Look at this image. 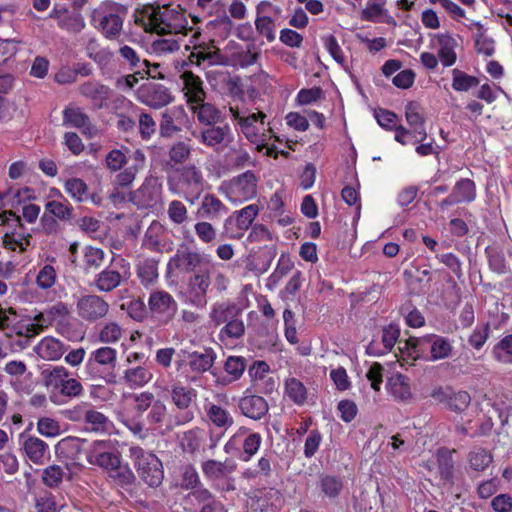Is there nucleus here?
I'll use <instances>...</instances> for the list:
<instances>
[{"instance_id":"nucleus-10","label":"nucleus","mask_w":512,"mask_h":512,"mask_svg":"<svg viewBox=\"0 0 512 512\" xmlns=\"http://www.w3.org/2000/svg\"><path fill=\"white\" fill-rule=\"evenodd\" d=\"M236 468L237 464L235 461L229 458H226L224 461L207 459L201 463L203 476L220 493L236 490L235 478L231 476L236 471Z\"/></svg>"},{"instance_id":"nucleus-9","label":"nucleus","mask_w":512,"mask_h":512,"mask_svg":"<svg viewBox=\"0 0 512 512\" xmlns=\"http://www.w3.org/2000/svg\"><path fill=\"white\" fill-rule=\"evenodd\" d=\"M428 347L430 351L429 360L431 361L447 359L453 354L452 342L448 338L436 334H429L421 338L409 337L400 349L406 350L414 358H420Z\"/></svg>"},{"instance_id":"nucleus-55","label":"nucleus","mask_w":512,"mask_h":512,"mask_svg":"<svg viewBox=\"0 0 512 512\" xmlns=\"http://www.w3.org/2000/svg\"><path fill=\"white\" fill-rule=\"evenodd\" d=\"M137 276L143 286L148 287L158 279V261L147 258L141 261L137 267Z\"/></svg>"},{"instance_id":"nucleus-38","label":"nucleus","mask_w":512,"mask_h":512,"mask_svg":"<svg viewBox=\"0 0 512 512\" xmlns=\"http://www.w3.org/2000/svg\"><path fill=\"white\" fill-rule=\"evenodd\" d=\"M118 61L123 66H126L129 70H148L151 71V63L142 58L139 50L129 46L121 45L117 51Z\"/></svg>"},{"instance_id":"nucleus-20","label":"nucleus","mask_w":512,"mask_h":512,"mask_svg":"<svg viewBox=\"0 0 512 512\" xmlns=\"http://www.w3.org/2000/svg\"><path fill=\"white\" fill-rule=\"evenodd\" d=\"M109 309V303L96 294L82 295L76 302L77 315L89 323H95L105 318Z\"/></svg>"},{"instance_id":"nucleus-32","label":"nucleus","mask_w":512,"mask_h":512,"mask_svg":"<svg viewBox=\"0 0 512 512\" xmlns=\"http://www.w3.org/2000/svg\"><path fill=\"white\" fill-rule=\"evenodd\" d=\"M242 308L230 299L216 301L212 304L209 312V319L214 326H220L231 320L233 317L242 316Z\"/></svg>"},{"instance_id":"nucleus-24","label":"nucleus","mask_w":512,"mask_h":512,"mask_svg":"<svg viewBox=\"0 0 512 512\" xmlns=\"http://www.w3.org/2000/svg\"><path fill=\"white\" fill-rule=\"evenodd\" d=\"M248 505L250 512H278L284 505V498L278 489H263L250 497Z\"/></svg>"},{"instance_id":"nucleus-17","label":"nucleus","mask_w":512,"mask_h":512,"mask_svg":"<svg viewBox=\"0 0 512 512\" xmlns=\"http://www.w3.org/2000/svg\"><path fill=\"white\" fill-rule=\"evenodd\" d=\"M163 186L157 177H146L141 186L130 193V202L139 210H155L162 204Z\"/></svg>"},{"instance_id":"nucleus-50","label":"nucleus","mask_w":512,"mask_h":512,"mask_svg":"<svg viewBox=\"0 0 512 512\" xmlns=\"http://www.w3.org/2000/svg\"><path fill=\"white\" fill-rule=\"evenodd\" d=\"M270 371L269 365L265 361H254L253 364L248 368V375L254 385H257L258 381L265 380L266 388L262 391L265 394L271 393L275 389V381L272 377L267 375Z\"/></svg>"},{"instance_id":"nucleus-37","label":"nucleus","mask_w":512,"mask_h":512,"mask_svg":"<svg viewBox=\"0 0 512 512\" xmlns=\"http://www.w3.org/2000/svg\"><path fill=\"white\" fill-rule=\"evenodd\" d=\"M165 232L164 225L158 220H153L145 231L142 247L152 252H163L166 247Z\"/></svg>"},{"instance_id":"nucleus-64","label":"nucleus","mask_w":512,"mask_h":512,"mask_svg":"<svg viewBox=\"0 0 512 512\" xmlns=\"http://www.w3.org/2000/svg\"><path fill=\"white\" fill-rule=\"evenodd\" d=\"M452 88L457 92H466L479 84V79L459 69L452 71Z\"/></svg>"},{"instance_id":"nucleus-22","label":"nucleus","mask_w":512,"mask_h":512,"mask_svg":"<svg viewBox=\"0 0 512 512\" xmlns=\"http://www.w3.org/2000/svg\"><path fill=\"white\" fill-rule=\"evenodd\" d=\"M111 446L110 440L94 441L88 455L89 463L108 470L110 473L119 468L121 457L118 453L110 450Z\"/></svg>"},{"instance_id":"nucleus-16","label":"nucleus","mask_w":512,"mask_h":512,"mask_svg":"<svg viewBox=\"0 0 512 512\" xmlns=\"http://www.w3.org/2000/svg\"><path fill=\"white\" fill-rule=\"evenodd\" d=\"M259 214L257 204H249L244 208L234 211L224 223L222 237L227 239H241Z\"/></svg>"},{"instance_id":"nucleus-59","label":"nucleus","mask_w":512,"mask_h":512,"mask_svg":"<svg viewBox=\"0 0 512 512\" xmlns=\"http://www.w3.org/2000/svg\"><path fill=\"white\" fill-rule=\"evenodd\" d=\"M246 327L242 316L233 317L220 329L221 339H240L245 335Z\"/></svg>"},{"instance_id":"nucleus-23","label":"nucleus","mask_w":512,"mask_h":512,"mask_svg":"<svg viewBox=\"0 0 512 512\" xmlns=\"http://www.w3.org/2000/svg\"><path fill=\"white\" fill-rule=\"evenodd\" d=\"M182 82V93L186 104L191 107L200 104L207 98L204 81L191 70H183L179 76Z\"/></svg>"},{"instance_id":"nucleus-60","label":"nucleus","mask_w":512,"mask_h":512,"mask_svg":"<svg viewBox=\"0 0 512 512\" xmlns=\"http://www.w3.org/2000/svg\"><path fill=\"white\" fill-rule=\"evenodd\" d=\"M374 117L380 127L386 131H394L401 125V119L393 111L378 108L374 111Z\"/></svg>"},{"instance_id":"nucleus-62","label":"nucleus","mask_w":512,"mask_h":512,"mask_svg":"<svg viewBox=\"0 0 512 512\" xmlns=\"http://www.w3.org/2000/svg\"><path fill=\"white\" fill-rule=\"evenodd\" d=\"M167 215L170 222L174 225H184L189 220L188 209L181 200H172L168 204Z\"/></svg>"},{"instance_id":"nucleus-57","label":"nucleus","mask_w":512,"mask_h":512,"mask_svg":"<svg viewBox=\"0 0 512 512\" xmlns=\"http://www.w3.org/2000/svg\"><path fill=\"white\" fill-rule=\"evenodd\" d=\"M262 444V436L258 432L249 433L242 442L239 459L243 462L250 461L259 451Z\"/></svg>"},{"instance_id":"nucleus-11","label":"nucleus","mask_w":512,"mask_h":512,"mask_svg":"<svg viewBox=\"0 0 512 512\" xmlns=\"http://www.w3.org/2000/svg\"><path fill=\"white\" fill-rule=\"evenodd\" d=\"M69 371L64 366H54L42 371V377L52 397L74 398L83 393V386L75 378H70Z\"/></svg>"},{"instance_id":"nucleus-34","label":"nucleus","mask_w":512,"mask_h":512,"mask_svg":"<svg viewBox=\"0 0 512 512\" xmlns=\"http://www.w3.org/2000/svg\"><path fill=\"white\" fill-rule=\"evenodd\" d=\"M70 309L66 303L57 302L43 312H40L34 316V321L41 324V330L48 328L53 324L63 323L69 316Z\"/></svg>"},{"instance_id":"nucleus-48","label":"nucleus","mask_w":512,"mask_h":512,"mask_svg":"<svg viewBox=\"0 0 512 512\" xmlns=\"http://www.w3.org/2000/svg\"><path fill=\"white\" fill-rule=\"evenodd\" d=\"M405 118L410 128L415 129L421 138H427L425 117L420 105L415 101H409L405 106Z\"/></svg>"},{"instance_id":"nucleus-39","label":"nucleus","mask_w":512,"mask_h":512,"mask_svg":"<svg viewBox=\"0 0 512 512\" xmlns=\"http://www.w3.org/2000/svg\"><path fill=\"white\" fill-rule=\"evenodd\" d=\"M386 0H368L361 11V19L369 22H385L396 25L395 19L385 9Z\"/></svg>"},{"instance_id":"nucleus-8","label":"nucleus","mask_w":512,"mask_h":512,"mask_svg":"<svg viewBox=\"0 0 512 512\" xmlns=\"http://www.w3.org/2000/svg\"><path fill=\"white\" fill-rule=\"evenodd\" d=\"M171 403L177 408L179 414L166 423V430L172 431L174 427L187 424L194 419L191 411L192 405L196 402L198 392L195 388L185 385L180 381L173 382L168 389Z\"/></svg>"},{"instance_id":"nucleus-3","label":"nucleus","mask_w":512,"mask_h":512,"mask_svg":"<svg viewBox=\"0 0 512 512\" xmlns=\"http://www.w3.org/2000/svg\"><path fill=\"white\" fill-rule=\"evenodd\" d=\"M167 185L172 194L193 205L201 198L207 182L199 167L188 164L172 171L167 177Z\"/></svg>"},{"instance_id":"nucleus-21","label":"nucleus","mask_w":512,"mask_h":512,"mask_svg":"<svg viewBox=\"0 0 512 512\" xmlns=\"http://www.w3.org/2000/svg\"><path fill=\"white\" fill-rule=\"evenodd\" d=\"M237 407L240 414L253 421H260L269 413V404L267 400L257 394H253L250 389H246L239 398Z\"/></svg>"},{"instance_id":"nucleus-15","label":"nucleus","mask_w":512,"mask_h":512,"mask_svg":"<svg viewBox=\"0 0 512 512\" xmlns=\"http://www.w3.org/2000/svg\"><path fill=\"white\" fill-rule=\"evenodd\" d=\"M178 303L166 290H153L148 298L150 317L160 326L168 325L176 316Z\"/></svg>"},{"instance_id":"nucleus-1","label":"nucleus","mask_w":512,"mask_h":512,"mask_svg":"<svg viewBox=\"0 0 512 512\" xmlns=\"http://www.w3.org/2000/svg\"><path fill=\"white\" fill-rule=\"evenodd\" d=\"M135 23L145 32L164 34H186L188 21L180 4H145L135 14Z\"/></svg>"},{"instance_id":"nucleus-13","label":"nucleus","mask_w":512,"mask_h":512,"mask_svg":"<svg viewBox=\"0 0 512 512\" xmlns=\"http://www.w3.org/2000/svg\"><path fill=\"white\" fill-rule=\"evenodd\" d=\"M169 267H172L183 273L197 274L199 271H209L217 268V265L206 255L189 246L181 245L170 258Z\"/></svg>"},{"instance_id":"nucleus-27","label":"nucleus","mask_w":512,"mask_h":512,"mask_svg":"<svg viewBox=\"0 0 512 512\" xmlns=\"http://www.w3.org/2000/svg\"><path fill=\"white\" fill-rule=\"evenodd\" d=\"M476 198L475 182L469 178H461L458 180L452 192L439 203L441 210L460 203H471Z\"/></svg>"},{"instance_id":"nucleus-44","label":"nucleus","mask_w":512,"mask_h":512,"mask_svg":"<svg viewBox=\"0 0 512 512\" xmlns=\"http://www.w3.org/2000/svg\"><path fill=\"white\" fill-rule=\"evenodd\" d=\"M152 378L153 374L150 369L141 365L128 368L123 374L125 385L132 389L144 387Z\"/></svg>"},{"instance_id":"nucleus-46","label":"nucleus","mask_w":512,"mask_h":512,"mask_svg":"<svg viewBox=\"0 0 512 512\" xmlns=\"http://www.w3.org/2000/svg\"><path fill=\"white\" fill-rule=\"evenodd\" d=\"M109 418L102 412L94 409L90 405L84 414V429L89 432L103 433L109 428Z\"/></svg>"},{"instance_id":"nucleus-18","label":"nucleus","mask_w":512,"mask_h":512,"mask_svg":"<svg viewBox=\"0 0 512 512\" xmlns=\"http://www.w3.org/2000/svg\"><path fill=\"white\" fill-rule=\"evenodd\" d=\"M258 177L247 170L233 177L226 186V196L233 203H242L257 195Z\"/></svg>"},{"instance_id":"nucleus-25","label":"nucleus","mask_w":512,"mask_h":512,"mask_svg":"<svg viewBox=\"0 0 512 512\" xmlns=\"http://www.w3.org/2000/svg\"><path fill=\"white\" fill-rule=\"evenodd\" d=\"M19 444L27 459L36 465H43L50 458L48 444L36 436L21 433Z\"/></svg>"},{"instance_id":"nucleus-2","label":"nucleus","mask_w":512,"mask_h":512,"mask_svg":"<svg viewBox=\"0 0 512 512\" xmlns=\"http://www.w3.org/2000/svg\"><path fill=\"white\" fill-rule=\"evenodd\" d=\"M229 112L234 126L251 144L256 145L258 152L263 151L265 145L271 139L280 141L271 127L268 115L264 111L258 108L251 110L240 107L238 104H229Z\"/></svg>"},{"instance_id":"nucleus-29","label":"nucleus","mask_w":512,"mask_h":512,"mask_svg":"<svg viewBox=\"0 0 512 512\" xmlns=\"http://www.w3.org/2000/svg\"><path fill=\"white\" fill-rule=\"evenodd\" d=\"M81 96L89 99L97 110L108 107L112 89L98 80H89L79 86Z\"/></svg>"},{"instance_id":"nucleus-30","label":"nucleus","mask_w":512,"mask_h":512,"mask_svg":"<svg viewBox=\"0 0 512 512\" xmlns=\"http://www.w3.org/2000/svg\"><path fill=\"white\" fill-rule=\"evenodd\" d=\"M228 207L212 193L205 194L195 211V216L201 220L215 221L228 213Z\"/></svg>"},{"instance_id":"nucleus-54","label":"nucleus","mask_w":512,"mask_h":512,"mask_svg":"<svg viewBox=\"0 0 512 512\" xmlns=\"http://www.w3.org/2000/svg\"><path fill=\"white\" fill-rule=\"evenodd\" d=\"M133 73L119 77L116 80V87L120 90L127 91L132 90L140 79L153 78V79H164V75L159 73L158 76L152 74V71L148 70H132Z\"/></svg>"},{"instance_id":"nucleus-51","label":"nucleus","mask_w":512,"mask_h":512,"mask_svg":"<svg viewBox=\"0 0 512 512\" xmlns=\"http://www.w3.org/2000/svg\"><path fill=\"white\" fill-rule=\"evenodd\" d=\"M82 264L80 267L86 273H90L99 269L105 260V252L103 249L87 245L83 248Z\"/></svg>"},{"instance_id":"nucleus-52","label":"nucleus","mask_w":512,"mask_h":512,"mask_svg":"<svg viewBox=\"0 0 512 512\" xmlns=\"http://www.w3.org/2000/svg\"><path fill=\"white\" fill-rule=\"evenodd\" d=\"M192 147L186 141L174 143L168 150V160L166 165L173 171L183 165L191 156Z\"/></svg>"},{"instance_id":"nucleus-61","label":"nucleus","mask_w":512,"mask_h":512,"mask_svg":"<svg viewBox=\"0 0 512 512\" xmlns=\"http://www.w3.org/2000/svg\"><path fill=\"white\" fill-rule=\"evenodd\" d=\"M123 336V329L115 321L106 322L99 330L98 340L102 343H117Z\"/></svg>"},{"instance_id":"nucleus-58","label":"nucleus","mask_w":512,"mask_h":512,"mask_svg":"<svg viewBox=\"0 0 512 512\" xmlns=\"http://www.w3.org/2000/svg\"><path fill=\"white\" fill-rule=\"evenodd\" d=\"M203 430L196 427L185 431L180 440V446L183 452L194 454L199 451L202 442Z\"/></svg>"},{"instance_id":"nucleus-19","label":"nucleus","mask_w":512,"mask_h":512,"mask_svg":"<svg viewBox=\"0 0 512 512\" xmlns=\"http://www.w3.org/2000/svg\"><path fill=\"white\" fill-rule=\"evenodd\" d=\"M138 102L152 108L161 109L174 101L170 88L156 82L141 84L135 92Z\"/></svg>"},{"instance_id":"nucleus-33","label":"nucleus","mask_w":512,"mask_h":512,"mask_svg":"<svg viewBox=\"0 0 512 512\" xmlns=\"http://www.w3.org/2000/svg\"><path fill=\"white\" fill-rule=\"evenodd\" d=\"M185 110L182 107H174L165 110L161 114L159 124V133L161 137L171 138L182 131V120L186 117Z\"/></svg>"},{"instance_id":"nucleus-35","label":"nucleus","mask_w":512,"mask_h":512,"mask_svg":"<svg viewBox=\"0 0 512 512\" xmlns=\"http://www.w3.org/2000/svg\"><path fill=\"white\" fill-rule=\"evenodd\" d=\"M41 332V324L37 321L27 322L17 319L10 332H6V337L11 338L14 335L20 337L17 345L23 349L27 348L30 345L31 339Z\"/></svg>"},{"instance_id":"nucleus-5","label":"nucleus","mask_w":512,"mask_h":512,"mask_svg":"<svg viewBox=\"0 0 512 512\" xmlns=\"http://www.w3.org/2000/svg\"><path fill=\"white\" fill-rule=\"evenodd\" d=\"M212 283L214 289L218 293H222L227 290L229 279L218 268L192 274L187 282L186 303L196 308H204L208 303L207 295Z\"/></svg>"},{"instance_id":"nucleus-43","label":"nucleus","mask_w":512,"mask_h":512,"mask_svg":"<svg viewBox=\"0 0 512 512\" xmlns=\"http://www.w3.org/2000/svg\"><path fill=\"white\" fill-rule=\"evenodd\" d=\"M56 195L63 198V201L50 200L45 204V212L49 213L57 220L60 221H71L73 218L74 208L72 204L63 197L62 193L58 189H52Z\"/></svg>"},{"instance_id":"nucleus-7","label":"nucleus","mask_w":512,"mask_h":512,"mask_svg":"<svg viewBox=\"0 0 512 512\" xmlns=\"http://www.w3.org/2000/svg\"><path fill=\"white\" fill-rule=\"evenodd\" d=\"M129 457L139 478L150 488L159 487L164 479L162 461L151 451H146L138 445L129 447Z\"/></svg>"},{"instance_id":"nucleus-63","label":"nucleus","mask_w":512,"mask_h":512,"mask_svg":"<svg viewBox=\"0 0 512 512\" xmlns=\"http://www.w3.org/2000/svg\"><path fill=\"white\" fill-rule=\"evenodd\" d=\"M247 367L246 359L242 356H229L224 363V371L229 376V382L239 380Z\"/></svg>"},{"instance_id":"nucleus-4","label":"nucleus","mask_w":512,"mask_h":512,"mask_svg":"<svg viewBox=\"0 0 512 512\" xmlns=\"http://www.w3.org/2000/svg\"><path fill=\"white\" fill-rule=\"evenodd\" d=\"M127 6L106 0L101 2L91 13V25L107 40H117L123 31Z\"/></svg>"},{"instance_id":"nucleus-56","label":"nucleus","mask_w":512,"mask_h":512,"mask_svg":"<svg viewBox=\"0 0 512 512\" xmlns=\"http://www.w3.org/2000/svg\"><path fill=\"white\" fill-rule=\"evenodd\" d=\"M477 32L474 34L475 50L478 54L490 57L495 52V41L485 34V29L480 22L473 23Z\"/></svg>"},{"instance_id":"nucleus-42","label":"nucleus","mask_w":512,"mask_h":512,"mask_svg":"<svg viewBox=\"0 0 512 512\" xmlns=\"http://www.w3.org/2000/svg\"><path fill=\"white\" fill-rule=\"evenodd\" d=\"M189 109L196 116L198 122L203 126L218 124L221 122L222 113L212 103L206 102L205 100L200 104H195Z\"/></svg>"},{"instance_id":"nucleus-45","label":"nucleus","mask_w":512,"mask_h":512,"mask_svg":"<svg viewBox=\"0 0 512 512\" xmlns=\"http://www.w3.org/2000/svg\"><path fill=\"white\" fill-rule=\"evenodd\" d=\"M317 488L321 494L329 499L340 496L344 488L342 477L330 474H321L317 482Z\"/></svg>"},{"instance_id":"nucleus-31","label":"nucleus","mask_w":512,"mask_h":512,"mask_svg":"<svg viewBox=\"0 0 512 512\" xmlns=\"http://www.w3.org/2000/svg\"><path fill=\"white\" fill-rule=\"evenodd\" d=\"M231 138L232 130L228 123L223 125L213 124L205 126L201 130L199 141L207 147L216 148L226 145L231 141Z\"/></svg>"},{"instance_id":"nucleus-36","label":"nucleus","mask_w":512,"mask_h":512,"mask_svg":"<svg viewBox=\"0 0 512 512\" xmlns=\"http://www.w3.org/2000/svg\"><path fill=\"white\" fill-rule=\"evenodd\" d=\"M68 346L57 338L46 336L35 346V353L44 360H59L67 351Z\"/></svg>"},{"instance_id":"nucleus-6","label":"nucleus","mask_w":512,"mask_h":512,"mask_svg":"<svg viewBox=\"0 0 512 512\" xmlns=\"http://www.w3.org/2000/svg\"><path fill=\"white\" fill-rule=\"evenodd\" d=\"M217 353L212 347H201L197 350L181 349L175 361L176 370L189 382H196L204 373L215 375L212 368Z\"/></svg>"},{"instance_id":"nucleus-47","label":"nucleus","mask_w":512,"mask_h":512,"mask_svg":"<svg viewBox=\"0 0 512 512\" xmlns=\"http://www.w3.org/2000/svg\"><path fill=\"white\" fill-rule=\"evenodd\" d=\"M439 44L438 58L444 67H450L455 64L457 56L455 47L456 40L449 34H440L437 36Z\"/></svg>"},{"instance_id":"nucleus-12","label":"nucleus","mask_w":512,"mask_h":512,"mask_svg":"<svg viewBox=\"0 0 512 512\" xmlns=\"http://www.w3.org/2000/svg\"><path fill=\"white\" fill-rule=\"evenodd\" d=\"M117 361L116 349L103 346L91 352L85 363V374L91 379H103L106 383H115L113 369Z\"/></svg>"},{"instance_id":"nucleus-26","label":"nucleus","mask_w":512,"mask_h":512,"mask_svg":"<svg viewBox=\"0 0 512 512\" xmlns=\"http://www.w3.org/2000/svg\"><path fill=\"white\" fill-rule=\"evenodd\" d=\"M432 398L444 404L450 411L461 413L467 409L471 396L467 391H454L450 387H439L431 393Z\"/></svg>"},{"instance_id":"nucleus-41","label":"nucleus","mask_w":512,"mask_h":512,"mask_svg":"<svg viewBox=\"0 0 512 512\" xmlns=\"http://www.w3.org/2000/svg\"><path fill=\"white\" fill-rule=\"evenodd\" d=\"M485 254L488 259V265L492 272L498 275L511 273L509 262L507 261L503 248L499 244H492L485 248Z\"/></svg>"},{"instance_id":"nucleus-40","label":"nucleus","mask_w":512,"mask_h":512,"mask_svg":"<svg viewBox=\"0 0 512 512\" xmlns=\"http://www.w3.org/2000/svg\"><path fill=\"white\" fill-rule=\"evenodd\" d=\"M388 393L397 401L407 402L412 398L409 378L401 373L388 378L386 383Z\"/></svg>"},{"instance_id":"nucleus-14","label":"nucleus","mask_w":512,"mask_h":512,"mask_svg":"<svg viewBox=\"0 0 512 512\" xmlns=\"http://www.w3.org/2000/svg\"><path fill=\"white\" fill-rule=\"evenodd\" d=\"M131 277V265L122 256H113L109 265L96 274L94 285L100 292H111Z\"/></svg>"},{"instance_id":"nucleus-28","label":"nucleus","mask_w":512,"mask_h":512,"mask_svg":"<svg viewBox=\"0 0 512 512\" xmlns=\"http://www.w3.org/2000/svg\"><path fill=\"white\" fill-rule=\"evenodd\" d=\"M204 410L208 421L216 428L222 430V433L215 439L211 437V447H215L224 433L234 425V418L226 408L213 402H206Z\"/></svg>"},{"instance_id":"nucleus-49","label":"nucleus","mask_w":512,"mask_h":512,"mask_svg":"<svg viewBox=\"0 0 512 512\" xmlns=\"http://www.w3.org/2000/svg\"><path fill=\"white\" fill-rule=\"evenodd\" d=\"M284 395L295 405L302 406L307 401L308 390L299 379L290 377L285 380Z\"/></svg>"},{"instance_id":"nucleus-53","label":"nucleus","mask_w":512,"mask_h":512,"mask_svg":"<svg viewBox=\"0 0 512 512\" xmlns=\"http://www.w3.org/2000/svg\"><path fill=\"white\" fill-rule=\"evenodd\" d=\"M64 191L78 203H83L89 199V188L81 178L71 177L64 182Z\"/></svg>"}]
</instances>
